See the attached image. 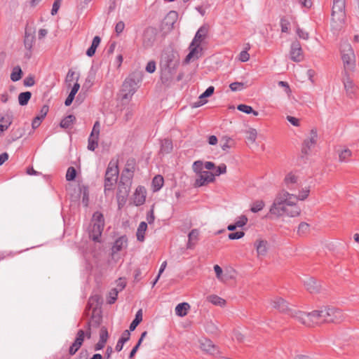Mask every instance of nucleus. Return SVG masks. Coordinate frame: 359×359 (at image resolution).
I'll return each mask as SVG.
<instances>
[{"label":"nucleus","mask_w":359,"mask_h":359,"mask_svg":"<svg viewBox=\"0 0 359 359\" xmlns=\"http://www.w3.org/2000/svg\"><path fill=\"white\" fill-rule=\"evenodd\" d=\"M293 315L297 318V320L307 327H313L323 323H339L344 318L343 312L335 308H322L310 313L295 312Z\"/></svg>","instance_id":"f257e3e1"},{"label":"nucleus","mask_w":359,"mask_h":359,"mask_svg":"<svg viewBox=\"0 0 359 359\" xmlns=\"http://www.w3.org/2000/svg\"><path fill=\"white\" fill-rule=\"evenodd\" d=\"M180 64V55L172 48L164 50L160 60L161 79L166 83L172 79Z\"/></svg>","instance_id":"f03ea898"},{"label":"nucleus","mask_w":359,"mask_h":359,"mask_svg":"<svg viewBox=\"0 0 359 359\" xmlns=\"http://www.w3.org/2000/svg\"><path fill=\"white\" fill-rule=\"evenodd\" d=\"M139 81L140 79L135 74H130L125 79L121 88L122 100H129L132 97L138 88Z\"/></svg>","instance_id":"7ed1b4c3"},{"label":"nucleus","mask_w":359,"mask_h":359,"mask_svg":"<svg viewBox=\"0 0 359 359\" xmlns=\"http://www.w3.org/2000/svg\"><path fill=\"white\" fill-rule=\"evenodd\" d=\"M341 59L344 62V72L353 70L355 66V54L350 43H346L341 46Z\"/></svg>","instance_id":"20e7f679"},{"label":"nucleus","mask_w":359,"mask_h":359,"mask_svg":"<svg viewBox=\"0 0 359 359\" xmlns=\"http://www.w3.org/2000/svg\"><path fill=\"white\" fill-rule=\"evenodd\" d=\"M345 1L346 0H334L332 9V21L337 24L345 22Z\"/></svg>","instance_id":"39448f33"},{"label":"nucleus","mask_w":359,"mask_h":359,"mask_svg":"<svg viewBox=\"0 0 359 359\" xmlns=\"http://www.w3.org/2000/svg\"><path fill=\"white\" fill-rule=\"evenodd\" d=\"M285 198L282 196H276L275 197L272 205L269 209V213L276 216L277 217H280L285 216L286 211H287V208L289 205H286Z\"/></svg>","instance_id":"423d86ee"},{"label":"nucleus","mask_w":359,"mask_h":359,"mask_svg":"<svg viewBox=\"0 0 359 359\" xmlns=\"http://www.w3.org/2000/svg\"><path fill=\"white\" fill-rule=\"evenodd\" d=\"M158 30L153 27H147L142 35V45L144 48L152 47L156 40Z\"/></svg>","instance_id":"0eeeda50"},{"label":"nucleus","mask_w":359,"mask_h":359,"mask_svg":"<svg viewBox=\"0 0 359 359\" xmlns=\"http://www.w3.org/2000/svg\"><path fill=\"white\" fill-rule=\"evenodd\" d=\"M118 174V166H111L109 163L104 177V190H111L114 182L116 181Z\"/></svg>","instance_id":"6e6552de"},{"label":"nucleus","mask_w":359,"mask_h":359,"mask_svg":"<svg viewBox=\"0 0 359 359\" xmlns=\"http://www.w3.org/2000/svg\"><path fill=\"white\" fill-rule=\"evenodd\" d=\"M272 306L279 311L280 313H287L292 318L297 320L293 313L295 312H302L301 311L292 310L288 307L287 302L282 297H276L271 301Z\"/></svg>","instance_id":"1a4fd4ad"},{"label":"nucleus","mask_w":359,"mask_h":359,"mask_svg":"<svg viewBox=\"0 0 359 359\" xmlns=\"http://www.w3.org/2000/svg\"><path fill=\"white\" fill-rule=\"evenodd\" d=\"M85 339V332L83 330H79L72 344L69 348L68 354H66L67 359H70L71 356L76 353L81 347Z\"/></svg>","instance_id":"9d476101"},{"label":"nucleus","mask_w":359,"mask_h":359,"mask_svg":"<svg viewBox=\"0 0 359 359\" xmlns=\"http://www.w3.org/2000/svg\"><path fill=\"white\" fill-rule=\"evenodd\" d=\"M290 55V59L294 62H299L303 60V50L299 41L295 40L291 43Z\"/></svg>","instance_id":"9b49d317"},{"label":"nucleus","mask_w":359,"mask_h":359,"mask_svg":"<svg viewBox=\"0 0 359 359\" xmlns=\"http://www.w3.org/2000/svg\"><path fill=\"white\" fill-rule=\"evenodd\" d=\"M198 177L196 180L194 186L199 187L205 186L208 183L213 182L215 180V175L210 171H203L198 175Z\"/></svg>","instance_id":"f8f14e48"},{"label":"nucleus","mask_w":359,"mask_h":359,"mask_svg":"<svg viewBox=\"0 0 359 359\" xmlns=\"http://www.w3.org/2000/svg\"><path fill=\"white\" fill-rule=\"evenodd\" d=\"M130 191V187L118 185V191L116 194V199L118 203V208L119 210L122 209L126 205Z\"/></svg>","instance_id":"ddd939ff"},{"label":"nucleus","mask_w":359,"mask_h":359,"mask_svg":"<svg viewBox=\"0 0 359 359\" xmlns=\"http://www.w3.org/2000/svg\"><path fill=\"white\" fill-rule=\"evenodd\" d=\"M318 133L317 130L313 128L311 130L310 137L309 140H305L302 144V153L307 155L312 147H313L317 142Z\"/></svg>","instance_id":"4468645a"},{"label":"nucleus","mask_w":359,"mask_h":359,"mask_svg":"<svg viewBox=\"0 0 359 359\" xmlns=\"http://www.w3.org/2000/svg\"><path fill=\"white\" fill-rule=\"evenodd\" d=\"M200 345L203 351L212 355H217L219 354L218 347L215 346L210 339H203L201 340Z\"/></svg>","instance_id":"2eb2a0df"},{"label":"nucleus","mask_w":359,"mask_h":359,"mask_svg":"<svg viewBox=\"0 0 359 359\" xmlns=\"http://www.w3.org/2000/svg\"><path fill=\"white\" fill-rule=\"evenodd\" d=\"M215 91L214 86H209L198 97V100L191 104L193 108H197L207 103V97H210Z\"/></svg>","instance_id":"dca6fc26"},{"label":"nucleus","mask_w":359,"mask_h":359,"mask_svg":"<svg viewBox=\"0 0 359 359\" xmlns=\"http://www.w3.org/2000/svg\"><path fill=\"white\" fill-rule=\"evenodd\" d=\"M104 229L103 226L100 224H94L89 229V237L95 242H100V237Z\"/></svg>","instance_id":"f3484780"},{"label":"nucleus","mask_w":359,"mask_h":359,"mask_svg":"<svg viewBox=\"0 0 359 359\" xmlns=\"http://www.w3.org/2000/svg\"><path fill=\"white\" fill-rule=\"evenodd\" d=\"M199 49L202 50V48H201L199 44L195 43V46H192V42L189 46V53L186 56L184 63L188 64L192 59H198L199 55Z\"/></svg>","instance_id":"a211bd4d"},{"label":"nucleus","mask_w":359,"mask_h":359,"mask_svg":"<svg viewBox=\"0 0 359 359\" xmlns=\"http://www.w3.org/2000/svg\"><path fill=\"white\" fill-rule=\"evenodd\" d=\"M304 285L310 293H318L320 291L321 285L320 283L313 277L307 278L304 281Z\"/></svg>","instance_id":"6ab92c4d"},{"label":"nucleus","mask_w":359,"mask_h":359,"mask_svg":"<svg viewBox=\"0 0 359 359\" xmlns=\"http://www.w3.org/2000/svg\"><path fill=\"white\" fill-rule=\"evenodd\" d=\"M343 83L344 86V88L346 91L347 95L352 97V96L355 94L356 87L355 86L353 81L349 77L347 72H344V77L343 79Z\"/></svg>","instance_id":"aec40b11"},{"label":"nucleus","mask_w":359,"mask_h":359,"mask_svg":"<svg viewBox=\"0 0 359 359\" xmlns=\"http://www.w3.org/2000/svg\"><path fill=\"white\" fill-rule=\"evenodd\" d=\"M208 29L205 26H201L196 32L194 39L192 40V46L195 43L201 44V43L205 39L208 34Z\"/></svg>","instance_id":"412c9836"},{"label":"nucleus","mask_w":359,"mask_h":359,"mask_svg":"<svg viewBox=\"0 0 359 359\" xmlns=\"http://www.w3.org/2000/svg\"><path fill=\"white\" fill-rule=\"evenodd\" d=\"M276 196H282L285 198L284 203H286V205L289 206L297 205V201L299 200L297 196L291 194L286 191L279 192Z\"/></svg>","instance_id":"4be33fe9"},{"label":"nucleus","mask_w":359,"mask_h":359,"mask_svg":"<svg viewBox=\"0 0 359 359\" xmlns=\"http://www.w3.org/2000/svg\"><path fill=\"white\" fill-rule=\"evenodd\" d=\"M134 176L133 172L122 171L118 185L123 187H130L132 180Z\"/></svg>","instance_id":"5701e85b"},{"label":"nucleus","mask_w":359,"mask_h":359,"mask_svg":"<svg viewBox=\"0 0 359 359\" xmlns=\"http://www.w3.org/2000/svg\"><path fill=\"white\" fill-rule=\"evenodd\" d=\"M35 41L34 32H32L27 29H25L24 45L27 50H31Z\"/></svg>","instance_id":"b1692460"},{"label":"nucleus","mask_w":359,"mask_h":359,"mask_svg":"<svg viewBox=\"0 0 359 359\" xmlns=\"http://www.w3.org/2000/svg\"><path fill=\"white\" fill-rule=\"evenodd\" d=\"M145 189L142 186H138L135 192V204L137 206L142 205L145 202Z\"/></svg>","instance_id":"393cba45"},{"label":"nucleus","mask_w":359,"mask_h":359,"mask_svg":"<svg viewBox=\"0 0 359 359\" xmlns=\"http://www.w3.org/2000/svg\"><path fill=\"white\" fill-rule=\"evenodd\" d=\"M128 238L126 236H122L118 238L112 246V252L114 253L121 251L124 247L127 245Z\"/></svg>","instance_id":"a878e982"},{"label":"nucleus","mask_w":359,"mask_h":359,"mask_svg":"<svg viewBox=\"0 0 359 359\" xmlns=\"http://www.w3.org/2000/svg\"><path fill=\"white\" fill-rule=\"evenodd\" d=\"M130 337V331L128 330H124L115 346V350L117 352H120L122 350L124 344L129 341Z\"/></svg>","instance_id":"bb28decb"},{"label":"nucleus","mask_w":359,"mask_h":359,"mask_svg":"<svg viewBox=\"0 0 359 359\" xmlns=\"http://www.w3.org/2000/svg\"><path fill=\"white\" fill-rule=\"evenodd\" d=\"M101 297L100 295H94L89 298L88 304L86 306V309H93V313H95L96 310L99 307L100 304H101Z\"/></svg>","instance_id":"cd10ccee"},{"label":"nucleus","mask_w":359,"mask_h":359,"mask_svg":"<svg viewBox=\"0 0 359 359\" xmlns=\"http://www.w3.org/2000/svg\"><path fill=\"white\" fill-rule=\"evenodd\" d=\"M190 309V305L187 302L178 304L175 307V313L180 317L185 316Z\"/></svg>","instance_id":"c85d7f7f"},{"label":"nucleus","mask_w":359,"mask_h":359,"mask_svg":"<svg viewBox=\"0 0 359 359\" xmlns=\"http://www.w3.org/2000/svg\"><path fill=\"white\" fill-rule=\"evenodd\" d=\"M147 229V223L141 222L137 230L136 236L138 241L143 242L145 239L144 234Z\"/></svg>","instance_id":"c756f323"},{"label":"nucleus","mask_w":359,"mask_h":359,"mask_svg":"<svg viewBox=\"0 0 359 359\" xmlns=\"http://www.w3.org/2000/svg\"><path fill=\"white\" fill-rule=\"evenodd\" d=\"M220 142L222 149L225 151H227L229 149L234 147L235 145V141L228 136H223L221 138Z\"/></svg>","instance_id":"7c9ffc66"},{"label":"nucleus","mask_w":359,"mask_h":359,"mask_svg":"<svg viewBox=\"0 0 359 359\" xmlns=\"http://www.w3.org/2000/svg\"><path fill=\"white\" fill-rule=\"evenodd\" d=\"M172 150V142L170 140L164 139L161 141V154H169Z\"/></svg>","instance_id":"2f4dec72"},{"label":"nucleus","mask_w":359,"mask_h":359,"mask_svg":"<svg viewBox=\"0 0 359 359\" xmlns=\"http://www.w3.org/2000/svg\"><path fill=\"white\" fill-rule=\"evenodd\" d=\"M164 179L161 175H156L152 180V187L154 191H159L163 186Z\"/></svg>","instance_id":"473e14b6"},{"label":"nucleus","mask_w":359,"mask_h":359,"mask_svg":"<svg viewBox=\"0 0 359 359\" xmlns=\"http://www.w3.org/2000/svg\"><path fill=\"white\" fill-rule=\"evenodd\" d=\"M32 97V93L30 91H25L20 93L18 95V102L21 106H25L28 104Z\"/></svg>","instance_id":"72a5a7b5"},{"label":"nucleus","mask_w":359,"mask_h":359,"mask_svg":"<svg viewBox=\"0 0 359 359\" xmlns=\"http://www.w3.org/2000/svg\"><path fill=\"white\" fill-rule=\"evenodd\" d=\"M267 241L259 240L255 243L257 254L259 255H264L267 252L266 248Z\"/></svg>","instance_id":"f704fd0d"},{"label":"nucleus","mask_w":359,"mask_h":359,"mask_svg":"<svg viewBox=\"0 0 359 359\" xmlns=\"http://www.w3.org/2000/svg\"><path fill=\"white\" fill-rule=\"evenodd\" d=\"M76 121V117L73 114H69L65 117L60 121V126L62 128H69Z\"/></svg>","instance_id":"c9c22d12"},{"label":"nucleus","mask_w":359,"mask_h":359,"mask_svg":"<svg viewBox=\"0 0 359 359\" xmlns=\"http://www.w3.org/2000/svg\"><path fill=\"white\" fill-rule=\"evenodd\" d=\"M92 222L94 224H100L104 226V215L99 211H96L93 215Z\"/></svg>","instance_id":"e433bc0d"},{"label":"nucleus","mask_w":359,"mask_h":359,"mask_svg":"<svg viewBox=\"0 0 359 359\" xmlns=\"http://www.w3.org/2000/svg\"><path fill=\"white\" fill-rule=\"evenodd\" d=\"M237 109L247 114H252L254 116H258L259 114V112L255 111L252 107L244 104H238L237 106Z\"/></svg>","instance_id":"4c0bfd02"},{"label":"nucleus","mask_w":359,"mask_h":359,"mask_svg":"<svg viewBox=\"0 0 359 359\" xmlns=\"http://www.w3.org/2000/svg\"><path fill=\"white\" fill-rule=\"evenodd\" d=\"M22 71L20 66H16L13 69L11 74V79L15 82L21 79L22 76Z\"/></svg>","instance_id":"58836bf2"},{"label":"nucleus","mask_w":359,"mask_h":359,"mask_svg":"<svg viewBox=\"0 0 359 359\" xmlns=\"http://www.w3.org/2000/svg\"><path fill=\"white\" fill-rule=\"evenodd\" d=\"M208 300L214 305L224 306L226 304V301L215 294H212L208 297Z\"/></svg>","instance_id":"ea45409f"},{"label":"nucleus","mask_w":359,"mask_h":359,"mask_svg":"<svg viewBox=\"0 0 359 359\" xmlns=\"http://www.w3.org/2000/svg\"><path fill=\"white\" fill-rule=\"evenodd\" d=\"M301 213V209L298 205L289 206L287 211H286V216L294 217L299 216Z\"/></svg>","instance_id":"a19ab883"},{"label":"nucleus","mask_w":359,"mask_h":359,"mask_svg":"<svg viewBox=\"0 0 359 359\" xmlns=\"http://www.w3.org/2000/svg\"><path fill=\"white\" fill-rule=\"evenodd\" d=\"M98 139L99 137L90 135L88 137V149L90 151H94L98 146Z\"/></svg>","instance_id":"79ce46f5"},{"label":"nucleus","mask_w":359,"mask_h":359,"mask_svg":"<svg viewBox=\"0 0 359 359\" xmlns=\"http://www.w3.org/2000/svg\"><path fill=\"white\" fill-rule=\"evenodd\" d=\"M95 78V72L93 70V69H91L89 71L88 76L86 79L85 83L83 84V87L84 88H90L93 85Z\"/></svg>","instance_id":"37998d69"},{"label":"nucleus","mask_w":359,"mask_h":359,"mask_svg":"<svg viewBox=\"0 0 359 359\" xmlns=\"http://www.w3.org/2000/svg\"><path fill=\"white\" fill-rule=\"evenodd\" d=\"M135 160L133 158L128 159L126 163V166L123 170L126 172H135Z\"/></svg>","instance_id":"c03bdc74"},{"label":"nucleus","mask_w":359,"mask_h":359,"mask_svg":"<svg viewBox=\"0 0 359 359\" xmlns=\"http://www.w3.org/2000/svg\"><path fill=\"white\" fill-rule=\"evenodd\" d=\"M310 225L306 222H302L299 224L297 233L300 236H303L309 232Z\"/></svg>","instance_id":"a18cd8bd"},{"label":"nucleus","mask_w":359,"mask_h":359,"mask_svg":"<svg viewBox=\"0 0 359 359\" xmlns=\"http://www.w3.org/2000/svg\"><path fill=\"white\" fill-rule=\"evenodd\" d=\"M264 202L262 200L255 201L252 203L250 208V210L255 213L258 212L259 211L262 210L264 208Z\"/></svg>","instance_id":"49530a36"},{"label":"nucleus","mask_w":359,"mask_h":359,"mask_svg":"<svg viewBox=\"0 0 359 359\" xmlns=\"http://www.w3.org/2000/svg\"><path fill=\"white\" fill-rule=\"evenodd\" d=\"M81 192H82V203L84 206L87 207L88 205L89 202V191L88 189L86 186H83L81 188Z\"/></svg>","instance_id":"de8ad7c7"},{"label":"nucleus","mask_w":359,"mask_h":359,"mask_svg":"<svg viewBox=\"0 0 359 359\" xmlns=\"http://www.w3.org/2000/svg\"><path fill=\"white\" fill-rule=\"evenodd\" d=\"M118 294V289L112 288L109 293V297H107V303L109 304H114L116 302V300L117 299Z\"/></svg>","instance_id":"09e8293b"},{"label":"nucleus","mask_w":359,"mask_h":359,"mask_svg":"<svg viewBox=\"0 0 359 359\" xmlns=\"http://www.w3.org/2000/svg\"><path fill=\"white\" fill-rule=\"evenodd\" d=\"M76 177V169L71 166L69 167L67 173H66V180L67 181H74Z\"/></svg>","instance_id":"8fccbe9b"},{"label":"nucleus","mask_w":359,"mask_h":359,"mask_svg":"<svg viewBox=\"0 0 359 359\" xmlns=\"http://www.w3.org/2000/svg\"><path fill=\"white\" fill-rule=\"evenodd\" d=\"M351 154L352 152L348 149H345L342 150L339 154V161L341 162L348 161V158L351 156Z\"/></svg>","instance_id":"3c124183"},{"label":"nucleus","mask_w":359,"mask_h":359,"mask_svg":"<svg viewBox=\"0 0 359 359\" xmlns=\"http://www.w3.org/2000/svg\"><path fill=\"white\" fill-rule=\"evenodd\" d=\"M280 25L281 27V32L287 33L290 25V22H289V20L286 19L285 17H283L280 19Z\"/></svg>","instance_id":"603ef678"},{"label":"nucleus","mask_w":359,"mask_h":359,"mask_svg":"<svg viewBox=\"0 0 359 359\" xmlns=\"http://www.w3.org/2000/svg\"><path fill=\"white\" fill-rule=\"evenodd\" d=\"M108 338H109L108 330L106 327L102 326L100 330V340L101 341V342L107 343Z\"/></svg>","instance_id":"864d4df0"},{"label":"nucleus","mask_w":359,"mask_h":359,"mask_svg":"<svg viewBox=\"0 0 359 359\" xmlns=\"http://www.w3.org/2000/svg\"><path fill=\"white\" fill-rule=\"evenodd\" d=\"M246 133L248 134V140L251 142L252 143H254L256 140L257 135V130L255 128H250L248 130L246 131Z\"/></svg>","instance_id":"5fc2aeb1"},{"label":"nucleus","mask_w":359,"mask_h":359,"mask_svg":"<svg viewBox=\"0 0 359 359\" xmlns=\"http://www.w3.org/2000/svg\"><path fill=\"white\" fill-rule=\"evenodd\" d=\"M102 317L100 316H95V313H93L91 319L87 323H92L91 327H98L100 325Z\"/></svg>","instance_id":"6e6d98bb"},{"label":"nucleus","mask_w":359,"mask_h":359,"mask_svg":"<svg viewBox=\"0 0 359 359\" xmlns=\"http://www.w3.org/2000/svg\"><path fill=\"white\" fill-rule=\"evenodd\" d=\"M203 163L201 161H196L192 165V168L197 175L203 171Z\"/></svg>","instance_id":"4d7b16f0"},{"label":"nucleus","mask_w":359,"mask_h":359,"mask_svg":"<svg viewBox=\"0 0 359 359\" xmlns=\"http://www.w3.org/2000/svg\"><path fill=\"white\" fill-rule=\"evenodd\" d=\"M245 233L243 231L231 232L229 234L228 237L230 240H236L243 238Z\"/></svg>","instance_id":"13d9d810"},{"label":"nucleus","mask_w":359,"mask_h":359,"mask_svg":"<svg viewBox=\"0 0 359 359\" xmlns=\"http://www.w3.org/2000/svg\"><path fill=\"white\" fill-rule=\"evenodd\" d=\"M296 33L299 39L308 40L309 38V33L299 27L297 28Z\"/></svg>","instance_id":"bf43d9fd"},{"label":"nucleus","mask_w":359,"mask_h":359,"mask_svg":"<svg viewBox=\"0 0 359 359\" xmlns=\"http://www.w3.org/2000/svg\"><path fill=\"white\" fill-rule=\"evenodd\" d=\"M229 88L232 91L241 90L244 88V83L242 82H233L229 85Z\"/></svg>","instance_id":"052dcab7"},{"label":"nucleus","mask_w":359,"mask_h":359,"mask_svg":"<svg viewBox=\"0 0 359 359\" xmlns=\"http://www.w3.org/2000/svg\"><path fill=\"white\" fill-rule=\"evenodd\" d=\"M215 169H216L215 173L214 174L215 176H219L222 174L226 173V165L224 163H222L219 165H218L217 167H216Z\"/></svg>","instance_id":"680f3d73"},{"label":"nucleus","mask_w":359,"mask_h":359,"mask_svg":"<svg viewBox=\"0 0 359 359\" xmlns=\"http://www.w3.org/2000/svg\"><path fill=\"white\" fill-rule=\"evenodd\" d=\"M205 330L208 332L216 334L217 332V327L212 322H208L205 324Z\"/></svg>","instance_id":"e2e57ef3"},{"label":"nucleus","mask_w":359,"mask_h":359,"mask_svg":"<svg viewBox=\"0 0 359 359\" xmlns=\"http://www.w3.org/2000/svg\"><path fill=\"white\" fill-rule=\"evenodd\" d=\"M297 181V177L292 174V173H289L285 178V182L287 184H295Z\"/></svg>","instance_id":"0e129e2a"},{"label":"nucleus","mask_w":359,"mask_h":359,"mask_svg":"<svg viewBox=\"0 0 359 359\" xmlns=\"http://www.w3.org/2000/svg\"><path fill=\"white\" fill-rule=\"evenodd\" d=\"M198 236H199L198 230L196 229H192L189 232V233L188 235V238H189V240L197 241L198 240Z\"/></svg>","instance_id":"69168bd1"},{"label":"nucleus","mask_w":359,"mask_h":359,"mask_svg":"<svg viewBox=\"0 0 359 359\" xmlns=\"http://www.w3.org/2000/svg\"><path fill=\"white\" fill-rule=\"evenodd\" d=\"M23 83L27 87L34 86L35 83L34 77L32 75L28 76L24 79Z\"/></svg>","instance_id":"338daca9"},{"label":"nucleus","mask_w":359,"mask_h":359,"mask_svg":"<svg viewBox=\"0 0 359 359\" xmlns=\"http://www.w3.org/2000/svg\"><path fill=\"white\" fill-rule=\"evenodd\" d=\"M309 192L310 190L309 188L302 189L299 191V194L298 195L297 197L299 200L304 201L308 197Z\"/></svg>","instance_id":"774afa93"}]
</instances>
